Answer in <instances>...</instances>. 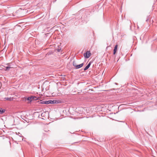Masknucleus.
Here are the masks:
<instances>
[{"instance_id":"6","label":"nucleus","mask_w":157,"mask_h":157,"mask_svg":"<svg viewBox=\"0 0 157 157\" xmlns=\"http://www.w3.org/2000/svg\"><path fill=\"white\" fill-rule=\"evenodd\" d=\"M83 63H81V64H79L78 65H77L76 68V69L82 67L83 66Z\"/></svg>"},{"instance_id":"13","label":"nucleus","mask_w":157,"mask_h":157,"mask_svg":"<svg viewBox=\"0 0 157 157\" xmlns=\"http://www.w3.org/2000/svg\"><path fill=\"white\" fill-rule=\"evenodd\" d=\"M43 113H42V114H41V116H42V115H43Z\"/></svg>"},{"instance_id":"3","label":"nucleus","mask_w":157,"mask_h":157,"mask_svg":"<svg viewBox=\"0 0 157 157\" xmlns=\"http://www.w3.org/2000/svg\"><path fill=\"white\" fill-rule=\"evenodd\" d=\"M91 63L90 62L88 63V64L87 65V66H86V67L84 68V70L86 71V70H87V69H88L90 67L91 65Z\"/></svg>"},{"instance_id":"2","label":"nucleus","mask_w":157,"mask_h":157,"mask_svg":"<svg viewBox=\"0 0 157 157\" xmlns=\"http://www.w3.org/2000/svg\"><path fill=\"white\" fill-rule=\"evenodd\" d=\"M50 104H53L55 103H59L58 101L49 100Z\"/></svg>"},{"instance_id":"5","label":"nucleus","mask_w":157,"mask_h":157,"mask_svg":"<svg viewBox=\"0 0 157 157\" xmlns=\"http://www.w3.org/2000/svg\"><path fill=\"white\" fill-rule=\"evenodd\" d=\"M31 98L32 99V101L33 100H36L38 99V98H37V97L35 96H31Z\"/></svg>"},{"instance_id":"4","label":"nucleus","mask_w":157,"mask_h":157,"mask_svg":"<svg viewBox=\"0 0 157 157\" xmlns=\"http://www.w3.org/2000/svg\"><path fill=\"white\" fill-rule=\"evenodd\" d=\"M117 45H116L115 46L114 49L113 50V54L114 55L116 53L117 48Z\"/></svg>"},{"instance_id":"10","label":"nucleus","mask_w":157,"mask_h":157,"mask_svg":"<svg viewBox=\"0 0 157 157\" xmlns=\"http://www.w3.org/2000/svg\"><path fill=\"white\" fill-rule=\"evenodd\" d=\"M73 65L75 67V68H76V66H77V65L76 64V63L75 61H74L73 62Z\"/></svg>"},{"instance_id":"11","label":"nucleus","mask_w":157,"mask_h":157,"mask_svg":"<svg viewBox=\"0 0 157 157\" xmlns=\"http://www.w3.org/2000/svg\"><path fill=\"white\" fill-rule=\"evenodd\" d=\"M5 109H2L1 110L0 109V114H2V113H4L5 112Z\"/></svg>"},{"instance_id":"9","label":"nucleus","mask_w":157,"mask_h":157,"mask_svg":"<svg viewBox=\"0 0 157 157\" xmlns=\"http://www.w3.org/2000/svg\"><path fill=\"white\" fill-rule=\"evenodd\" d=\"M26 100L29 101L31 102L32 101V99H31V97H29L26 98V99H25Z\"/></svg>"},{"instance_id":"7","label":"nucleus","mask_w":157,"mask_h":157,"mask_svg":"<svg viewBox=\"0 0 157 157\" xmlns=\"http://www.w3.org/2000/svg\"><path fill=\"white\" fill-rule=\"evenodd\" d=\"M49 100L48 101H43L42 102V104H50V102H49Z\"/></svg>"},{"instance_id":"1","label":"nucleus","mask_w":157,"mask_h":157,"mask_svg":"<svg viewBox=\"0 0 157 157\" xmlns=\"http://www.w3.org/2000/svg\"><path fill=\"white\" fill-rule=\"evenodd\" d=\"M84 56L85 58H88L91 55V53L89 51H87L86 53L84 54Z\"/></svg>"},{"instance_id":"8","label":"nucleus","mask_w":157,"mask_h":157,"mask_svg":"<svg viewBox=\"0 0 157 157\" xmlns=\"http://www.w3.org/2000/svg\"><path fill=\"white\" fill-rule=\"evenodd\" d=\"M4 99L9 101H11L12 100V98H5Z\"/></svg>"},{"instance_id":"12","label":"nucleus","mask_w":157,"mask_h":157,"mask_svg":"<svg viewBox=\"0 0 157 157\" xmlns=\"http://www.w3.org/2000/svg\"><path fill=\"white\" fill-rule=\"evenodd\" d=\"M11 68V67H6V71H8L9 70V69Z\"/></svg>"}]
</instances>
